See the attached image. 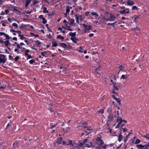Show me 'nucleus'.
Wrapping results in <instances>:
<instances>
[{"label":"nucleus","mask_w":149,"mask_h":149,"mask_svg":"<svg viewBox=\"0 0 149 149\" xmlns=\"http://www.w3.org/2000/svg\"><path fill=\"white\" fill-rule=\"evenodd\" d=\"M96 143L99 146V148H102L103 149H105L107 148V145L104 144L103 141L101 139V138L98 137L96 139Z\"/></svg>","instance_id":"nucleus-1"},{"label":"nucleus","mask_w":149,"mask_h":149,"mask_svg":"<svg viewBox=\"0 0 149 149\" xmlns=\"http://www.w3.org/2000/svg\"><path fill=\"white\" fill-rule=\"evenodd\" d=\"M127 123L126 120H123L118 122L116 127L119 128L120 130H127V129L124 126L125 123Z\"/></svg>","instance_id":"nucleus-2"},{"label":"nucleus","mask_w":149,"mask_h":149,"mask_svg":"<svg viewBox=\"0 0 149 149\" xmlns=\"http://www.w3.org/2000/svg\"><path fill=\"white\" fill-rule=\"evenodd\" d=\"M81 125H80L79 126L83 128L84 129H86V130H92V129L90 128L91 127L88 125V123L86 122H82L81 123Z\"/></svg>","instance_id":"nucleus-3"},{"label":"nucleus","mask_w":149,"mask_h":149,"mask_svg":"<svg viewBox=\"0 0 149 149\" xmlns=\"http://www.w3.org/2000/svg\"><path fill=\"white\" fill-rule=\"evenodd\" d=\"M136 147L139 149H149V144L145 145L138 144L136 145Z\"/></svg>","instance_id":"nucleus-4"},{"label":"nucleus","mask_w":149,"mask_h":149,"mask_svg":"<svg viewBox=\"0 0 149 149\" xmlns=\"http://www.w3.org/2000/svg\"><path fill=\"white\" fill-rule=\"evenodd\" d=\"M82 25L85 28V32H86V30L89 31L91 29V30H92V26L91 25L88 26V25H86L84 23H83L82 24Z\"/></svg>","instance_id":"nucleus-5"},{"label":"nucleus","mask_w":149,"mask_h":149,"mask_svg":"<svg viewBox=\"0 0 149 149\" xmlns=\"http://www.w3.org/2000/svg\"><path fill=\"white\" fill-rule=\"evenodd\" d=\"M126 3L127 4L130 6H132L134 4V1L130 0H126Z\"/></svg>","instance_id":"nucleus-6"},{"label":"nucleus","mask_w":149,"mask_h":149,"mask_svg":"<svg viewBox=\"0 0 149 149\" xmlns=\"http://www.w3.org/2000/svg\"><path fill=\"white\" fill-rule=\"evenodd\" d=\"M110 16L109 18L110 21H114L115 19H116V17L114 15H112V14H110Z\"/></svg>","instance_id":"nucleus-7"},{"label":"nucleus","mask_w":149,"mask_h":149,"mask_svg":"<svg viewBox=\"0 0 149 149\" xmlns=\"http://www.w3.org/2000/svg\"><path fill=\"white\" fill-rule=\"evenodd\" d=\"M120 13L123 14H128L129 13V9L126 8L125 10L120 11Z\"/></svg>","instance_id":"nucleus-8"},{"label":"nucleus","mask_w":149,"mask_h":149,"mask_svg":"<svg viewBox=\"0 0 149 149\" xmlns=\"http://www.w3.org/2000/svg\"><path fill=\"white\" fill-rule=\"evenodd\" d=\"M108 120L109 121H111L113 118V113H109L107 116Z\"/></svg>","instance_id":"nucleus-9"},{"label":"nucleus","mask_w":149,"mask_h":149,"mask_svg":"<svg viewBox=\"0 0 149 149\" xmlns=\"http://www.w3.org/2000/svg\"><path fill=\"white\" fill-rule=\"evenodd\" d=\"M124 138V137L120 133H119L118 140L119 142H120L122 140V139Z\"/></svg>","instance_id":"nucleus-10"},{"label":"nucleus","mask_w":149,"mask_h":149,"mask_svg":"<svg viewBox=\"0 0 149 149\" xmlns=\"http://www.w3.org/2000/svg\"><path fill=\"white\" fill-rule=\"evenodd\" d=\"M62 140V138L61 137L58 138L56 141V143L58 144H61V143Z\"/></svg>","instance_id":"nucleus-11"},{"label":"nucleus","mask_w":149,"mask_h":149,"mask_svg":"<svg viewBox=\"0 0 149 149\" xmlns=\"http://www.w3.org/2000/svg\"><path fill=\"white\" fill-rule=\"evenodd\" d=\"M70 39L74 43H76L77 42V41L78 40V39L77 38L75 37H74V38L71 37L70 38Z\"/></svg>","instance_id":"nucleus-12"},{"label":"nucleus","mask_w":149,"mask_h":149,"mask_svg":"<svg viewBox=\"0 0 149 149\" xmlns=\"http://www.w3.org/2000/svg\"><path fill=\"white\" fill-rule=\"evenodd\" d=\"M76 32H74V33L70 32L69 33V34L70 36L72 37H73L74 38L76 36Z\"/></svg>","instance_id":"nucleus-13"},{"label":"nucleus","mask_w":149,"mask_h":149,"mask_svg":"<svg viewBox=\"0 0 149 149\" xmlns=\"http://www.w3.org/2000/svg\"><path fill=\"white\" fill-rule=\"evenodd\" d=\"M108 133H109L113 136H116V132L115 131H108Z\"/></svg>","instance_id":"nucleus-14"},{"label":"nucleus","mask_w":149,"mask_h":149,"mask_svg":"<svg viewBox=\"0 0 149 149\" xmlns=\"http://www.w3.org/2000/svg\"><path fill=\"white\" fill-rule=\"evenodd\" d=\"M127 132V131H123V132H121L120 133L124 137V138H125L126 135H127L126 134V132Z\"/></svg>","instance_id":"nucleus-15"},{"label":"nucleus","mask_w":149,"mask_h":149,"mask_svg":"<svg viewBox=\"0 0 149 149\" xmlns=\"http://www.w3.org/2000/svg\"><path fill=\"white\" fill-rule=\"evenodd\" d=\"M96 75L97 77H100V73L98 72V71L99 70V68H98L96 69Z\"/></svg>","instance_id":"nucleus-16"},{"label":"nucleus","mask_w":149,"mask_h":149,"mask_svg":"<svg viewBox=\"0 0 149 149\" xmlns=\"http://www.w3.org/2000/svg\"><path fill=\"white\" fill-rule=\"evenodd\" d=\"M69 21L70 22L69 23L71 25H72L74 21V20L72 18H69Z\"/></svg>","instance_id":"nucleus-17"},{"label":"nucleus","mask_w":149,"mask_h":149,"mask_svg":"<svg viewBox=\"0 0 149 149\" xmlns=\"http://www.w3.org/2000/svg\"><path fill=\"white\" fill-rule=\"evenodd\" d=\"M123 120L122 119V117L121 116H119L117 117L116 121L117 122H119Z\"/></svg>","instance_id":"nucleus-18"},{"label":"nucleus","mask_w":149,"mask_h":149,"mask_svg":"<svg viewBox=\"0 0 149 149\" xmlns=\"http://www.w3.org/2000/svg\"><path fill=\"white\" fill-rule=\"evenodd\" d=\"M5 46L6 47H8V45H10V43L8 40H7L4 42Z\"/></svg>","instance_id":"nucleus-19"},{"label":"nucleus","mask_w":149,"mask_h":149,"mask_svg":"<svg viewBox=\"0 0 149 149\" xmlns=\"http://www.w3.org/2000/svg\"><path fill=\"white\" fill-rule=\"evenodd\" d=\"M128 77V75H127V74H126V75H124V74H123L122 75V76H121V77L120 78V79H127V77Z\"/></svg>","instance_id":"nucleus-20"},{"label":"nucleus","mask_w":149,"mask_h":149,"mask_svg":"<svg viewBox=\"0 0 149 149\" xmlns=\"http://www.w3.org/2000/svg\"><path fill=\"white\" fill-rule=\"evenodd\" d=\"M34 42L36 43H37L38 47H40L41 42L38 40L35 41Z\"/></svg>","instance_id":"nucleus-21"},{"label":"nucleus","mask_w":149,"mask_h":149,"mask_svg":"<svg viewBox=\"0 0 149 149\" xmlns=\"http://www.w3.org/2000/svg\"><path fill=\"white\" fill-rule=\"evenodd\" d=\"M61 46L64 48L66 49V47L67 45L65 43H61L60 44Z\"/></svg>","instance_id":"nucleus-22"},{"label":"nucleus","mask_w":149,"mask_h":149,"mask_svg":"<svg viewBox=\"0 0 149 149\" xmlns=\"http://www.w3.org/2000/svg\"><path fill=\"white\" fill-rule=\"evenodd\" d=\"M115 90L118 91L119 89L117 86H114V87H113V93L116 94L117 93L115 91Z\"/></svg>","instance_id":"nucleus-23"},{"label":"nucleus","mask_w":149,"mask_h":149,"mask_svg":"<svg viewBox=\"0 0 149 149\" xmlns=\"http://www.w3.org/2000/svg\"><path fill=\"white\" fill-rule=\"evenodd\" d=\"M0 63H5L6 61V59L4 58L2 59L1 57L0 58Z\"/></svg>","instance_id":"nucleus-24"},{"label":"nucleus","mask_w":149,"mask_h":149,"mask_svg":"<svg viewBox=\"0 0 149 149\" xmlns=\"http://www.w3.org/2000/svg\"><path fill=\"white\" fill-rule=\"evenodd\" d=\"M91 14L95 16V17H97L99 15L96 12H92L91 13Z\"/></svg>","instance_id":"nucleus-25"},{"label":"nucleus","mask_w":149,"mask_h":149,"mask_svg":"<svg viewBox=\"0 0 149 149\" xmlns=\"http://www.w3.org/2000/svg\"><path fill=\"white\" fill-rule=\"evenodd\" d=\"M66 13H68L70 11V6H67L66 7Z\"/></svg>","instance_id":"nucleus-26"},{"label":"nucleus","mask_w":149,"mask_h":149,"mask_svg":"<svg viewBox=\"0 0 149 149\" xmlns=\"http://www.w3.org/2000/svg\"><path fill=\"white\" fill-rule=\"evenodd\" d=\"M11 8L13 9V10L14 11H17L19 12H20V11L18 10L17 9V7L14 6H12L11 7Z\"/></svg>","instance_id":"nucleus-27"},{"label":"nucleus","mask_w":149,"mask_h":149,"mask_svg":"<svg viewBox=\"0 0 149 149\" xmlns=\"http://www.w3.org/2000/svg\"><path fill=\"white\" fill-rule=\"evenodd\" d=\"M43 13H49V11L47 10V8L46 7H44L43 8Z\"/></svg>","instance_id":"nucleus-28"},{"label":"nucleus","mask_w":149,"mask_h":149,"mask_svg":"<svg viewBox=\"0 0 149 149\" xmlns=\"http://www.w3.org/2000/svg\"><path fill=\"white\" fill-rule=\"evenodd\" d=\"M57 38L58 39H61L62 40H63L64 38V37L60 35L58 36Z\"/></svg>","instance_id":"nucleus-29"},{"label":"nucleus","mask_w":149,"mask_h":149,"mask_svg":"<svg viewBox=\"0 0 149 149\" xmlns=\"http://www.w3.org/2000/svg\"><path fill=\"white\" fill-rule=\"evenodd\" d=\"M65 25L67 27V30H69L70 31H72V29L70 28V26H68L66 24H65Z\"/></svg>","instance_id":"nucleus-30"},{"label":"nucleus","mask_w":149,"mask_h":149,"mask_svg":"<svg viewBox=\"0 0 149 149\" xmlns=\"http://www.w3.org/2000/svg\"><path fill=\"white\" fill-rule=\"evenodd\" d=\"M130 134H132V133H131L130 132H129L128 133V134H127V135H126L125 136V138H124V139L127 140L128 139V137Z\"/></svg>","instance_id":"nucleus-31"},{"label":"nucleus","mask_w":149,"mask_h":149,"mask_svg":"<svg viewBox=\"0 0 149 149\" xmlns=\"http://www.w3.org/2000/svg\"><path fill=\"white\" fill-rule=\"evenodd\" d=\"M52 46L53 47H56L57 46V44L55 42H52Z\"/></svg>","instance_id":"nucleus-32"},{"label":"nucleus","mask_w":149,"mask_h":149,"mask_svg":"<svg viewBox=\"0 0 149 149\" xmlns=\"http://www.w3.org/2000/svg\"><path fill=\"white\" fill-rule=\"evenodd\" d=\"M42 23L43 24H45L47 23V20H46L45 19V17L44 18H43V19H42Z\"/></svg>","instance_id":"nucleus-33"},{"label":"nucleus","mask_w":149,"mask_h":149,"mask_svg":"<svg viewBox=\"0 0 149 149\" xmlns=\"http://www.w3.org/2000/svg\"><path fill=\"white\" fill-rule=\"evenodd\" d=\"M25 56H27V59H30V58H32V56L30 55H29V54H26Z\"/></svg>","instance_id":"nucleus-34"},{"label":"nucleus","mask_w":149,"mask_h":149,"mask_svg":"<svg viewBox=\"0 0 149 149\" xmlns=\"http://www.w3.org/2000/svg\"><path fill=\"white\" fill-rule=\"evenodd\" d=\"M141 142V141L138 139H137L135 142V144H137Z\"/></svg>","instance_id":"nucleus-35"},{"label":"nucleus","mask_w":149,"mask_h":149,"mask_svg":"<svg viewBox=\"0 0 149 149\" xmlns=\"http://www.w3.org/2000/svg\"><path fill=\"white\" fill-rule=\"evenodd\" d=\"M88 139L87 138H86L84 141L83 142L84 144H85L86 145H87L88 144L87 143L88 142Z\"/></svg>","instance_id":"nucleus-36"},{"label":"nucleus","mask_w":149,"mask_h":149,"mask_svg":"<svg viewBox=\"0 0 149 149\" xmlns=\"http://www.w3.org/2000/svg\"><path fill=\"white\" fill-rule=\"evenodd\" d=\"M68 143L67 144V145H72V140H69L68 141Z\"/></svg>","instance_id":"nucleus-37"},{"label":"nucleus","mask_w":149,"mask_h":149,"mask_svg":"<svg viewBox=\"0 0 149 149\" xmlns=\"http://www.w3.org/2000/svg\"><path fill=\"white\" fill-rule=\"evenodd\" d=\"M107 111L109 113H111L112 110L110 108H108L107 109Z\"/></svg>","instance_id":"nucleus-38"},{"label":"nucleus","mask_w":149,"mask_h":149,"mask_svg":"<svg viewBox=\"0 0 149 149\" xmlns=\"http://www.w3.org/2000/svg\"><path fill=\"white\" fill-rule=\"evenodd\" d=\"M12 26H13L15 27L16 29H17L18 25L16 23H13L12 24Z\"/></svg>","instance_id":"nucleus-39"},{"label":"nucleus","mask_w":149,"mask_h":149,"mask_svg":"<svg viewBox=\"0 0 149 149\" xmlns=\"http://www.w3.org/2000/svg\"><path fill=\"white\" fill-rule=\"evenodd\" d=\"M103 19H104V21H105V22H107V21H110V19H109V18H106V17H103Z\"/></svg>","instance_id":"nucleus-40"},{"label":"nucleus","mask_w":149,"mask_h":149,"mask_svg":"<svg viewBox=\"0 0 149 149\" xmlns=\"http://www.w3.org/2000/svg\"><path fill=\"white\" fill-rule=\"evenodd\" d=\"M35 62V61L34 59H31L29 61V63L31 64H32Z\"/></svg>","instance_id":"nucleus-41"},{"label":"nucleus","mask_w":149,"mask_h":149,"mask_svg":"<svg viewBox=\"0 0 149 149\" xmlns=\"http://www.w3.org/2000/svg\"><path fill=\"white\" fill-rule=\"evenodd\" d=\"M18 36L19 37H20V39L21 40H22L23 39V37L24 36L21 34H19L18 35Z\"/></svg>","instance_id":"nucleus-42"},{"label":"nucleus","mask_w":149,"mask_h":149,"mask_svg":"<svg viewBox=\"0 0 149 149\" xmlns=\"http://www.w3.org/2000/svg\"><path fill=\"white\" fill-rule=\"evenodd\" d=\"M47 37L49 39H51L52 38V36H51V35L50 33H49L48 35H47Z\"/></svg>","instance_id":"nucleus-43"},{"label":"nucleus","mask_w":149,"mask_h":149,"mask_svg":"<svg viewBox=\"0 0 149 149\" xmlns=\"http://www.w3.org/2000/svg\"><path fill=\"white\" fill-rule=\"evenodd\" d=\"M4 36L6 37V39H10V38L8 35H7L5 33V35H4Z\"/></svg>","instance_id":"nucleus-44"},{"label":"nucleus","mask_w":149,"mask_h":149,"mask_svg":"<svg viewBox=\"0 0 149 149\" xmlns=\"http://www.w3.org/2000/svg\"><path fill=\"white\" fill-rule=\"evenodd\" d=\"M143 137L149 140V134H147L143 136Z\"/></svg>","instance_id":"nucleus-45"},{"label":"nucleus","mask_w":149,"mask_h":149,"mask_svg":"<svg viewBox=\"0 0 149 149\" xmlns=\"http://www.w3.org/2000/svg\"><path fill=\"white\" fill-rule=\"evenodd\" d=\"M132 9L133 10H135V9H136L137 10H138V8L136 6H133L132 7Z\"/></svg>","instance_id":"nucleus-46"},{"label":"nucleus","mask_w":149,"mask_h":149,"mask_svg":"<svg viewBox=\"0 0 149 149\" xmlns=\"http://www.w3.org/2000/svg\"><path fill=\"white\" fill-rule=\"evenodd\" d=\"M19 57L18 56H16L15 58V61H17L19 59Z\"/></svg>","instance_id":"nucleus-47"},{"label":"nucleus","mask_w":149,"mask_h":149,"mask_svg":"<svg viewBox=\"0 0 149 149\" xmlns=\"http://www.w3.org/2000/svg\"><path fill=\"white\" fill-rule=\"evenodd\" d=\"M84 144V143L83 142L82 143H79V147H81L82 146H83Z\"/></svg>","instance_id":"nucleus-48"},{"label":"nucleus","mask_w":149,"mask_h":149,"mask_svg":"<svg viewBox=\"0 0 149 149\" xmlns=\"http://www.w3.org/2000/svg\"><path fill=\"white\" fill-rule=\"evenodd\" d=\"M30 52V50L29 49H26L25 51V55L26 54H28V53Z\"/></svg>","instance_id":"nucleus-49"},{"label":"nucleus","mask_w":149,"mask_h":149,"mask_svg":"<svg viewBox=\"0 0 149 149\" xmlns=\"http://www.w3.org/2000/svg\"><path fill=\"white\" fill-rule=\"evenodd\" d=\"M134 20L136 21V20L139 17V16H137L136 15L134 16Z\"/></svg>","instance_id":"nucleus-50"},{"label":"nucleus","mask_w":149,"mask_h":149,"mask_svg":"<svg viewBox=\"0 0 149 149\" xmlns=\"http://www.w3.org/2000/svg\"><path fill=\"white\" fill-rule=\"evenodd\" d=\"M104 110L103 109H100L99 111L98 112L99 113H101L102 114H103L104 113Z\"/></svg>","instance_id":"nucleus-51"},{"label":"nucleus","mask_w":149,"mask_h":149,"mask_svg":"<svg viewBox=\"0 0 149 149\" xmlns=\"http://www.w3.org/2000/svg\"><path fill=\"white\" fill-rule=\"evenodd\" d=\"M117 102H118L119 104L120 105L121 104V103H120V100L119 99H118V100H116Z\"/></svg>","instance_id":"nucleus-52"},{"label":"nucleus","mask_w":149,"mask_h":149,"mask_svg":"<svg viewBox=\"0 0 149 149\" xmlns=\"http://www.w3.org/2000/svg\"><path fill=\"white\" fill-rule=\"evenodd\" d=\"M75 16L76 20L79 19V17H81V16H79V17H78L77 15L76 14Z\"/></svg>","instance_id":"nucleus-53"},{"label":"nucleus","mask_w":149,"mask_h":149,"mask_svg":"<svg viewBox=\"0 0 149 149\" xmlns=\"http://www.w3.org/2000/svg\"><path fill=\"white\" fill-rule=\"evenodd\" d=\"M17 47L18 49H22V47H20V44H17Z\"/></svg>","instance_id":"nucleus-54"},{"label":"nucleus","mask_w":149,"mask_h":149,"mask_svg":"<svg viewBox=\"0 0 149 149\" xmlns=\"http://www.w3.org/2000/svg\"><path fill=\"white\" fill-rule=\"evenodd\" d=\"M1 56H2L3 58H5L6 57V56L2 54H0V57H1Z\"/></svg>","instance_id":"nucleus-55"},{"label":"nucleus","mask_w":149,"mask_h":149,"mask_svg":"<svg viewBox=\"0 0 149 149\" xmlns=\"http://www.w3.org/2000/svg\"><path fill=\"white\" fill-rule=\"evenodd\" d=\"M14 51L15 52H17V54H18L19 53V49H17V48L15 49Z\"/></svg>","instance_id":"nucleus-56"},{"label":"nucleus","mask_w":149,"mask_h":149,"mask_svg":"<svg viewBox=\"0 0 149 149\" xmlns=\"http://www.w3.org/2000/svg\"><path fill=\"white\" fill-rule=\"evenodd\" d=\"M39 18L40 19H42L43 18H44V17H43V15H40L39 16Z\"/></svg>","instance_id":"nucleus-57"},{"label":"nucleus","mask_w":149,"mask_h":149,"mask_svg":"<svg viewBox=\"0 0 149 149\" xmlns=\"http://www.w3.org/2000/svg\"><path fill=\"white\" fill-rule=\"evenodd\" d=\"M31 0H27L26 3L29 4L31 2Z\"/></svg>","instance_id":"nucleus-58"},{"label":"nucleus","mask_w":149,"mask_h":149,"mask_svg":"<svg viewBox=\"0 0 149 149\" xmlns=\"http://www.w3.org/2000/svg\"><path fill=\"white\" fill-rule=\"evenodd\" d=\"M90 13V12L88 11H86L85 13V16H88V14Z\"/></svg>","instance_id":"nucleus-59"},{"label":"nucleus","mask_w":149,"mask_h":149,"mask_svg":"<svg viewBox=\"0 0 149 149\" xmlns=\"http://www.w3.org/2000/svg\"><path fill=\"white\" fill-rule=\"evenodd\" d=\"M5 14H8V12H9V11L8 10L6 9L5 10Z\"/></svg>","instance_id":"nucleus-60"},{"label":"nucleus","mask_w":149,"mask_h":149,"mask_svg":"<svg viewBox=\"0 0 149 149\" xmlns=\"http://www.w3.org/2000/svg\"><path fill=\"white\" fill-rule=\"evenodd\" d=\"M112 97L115 100H118V99L114 95H112Z\"/></svg>","instance_id":"nucleus-61"},{"label":"nucleus","mask_w":149,"mask_h":149,"mask_svg":"<svg viewBox=\"0 0 149 149\" xmlns=\"http://www.w3.org/2000/svg\"><path fill=\"white\" fill-rule=\"evenodd\" d=\"M5 35V33L4 32H0V36H2V35L4 36Z\"/></svg>","instance_id":"nucleus-62"},{"label":"nucleus","mask_w":149,"mask_h":149,"mask_svg":"<svg viewBox=\"0 0 149 149\" xmlns=\"http://www.w3.org/2000/svg\"><path fill=\"white\" fill-rule=\"evenodd\" d=\"M32 11H27V12H25V13L27 14H30L31 13Z\"/></svg>","instance_id":"nucleus-63"},{"label":"nucleus","mask_w":149,"mask_h":149,"mask_svg":"<svg viewBox=\"0 0 149 149\" xmlns=\"http://www.w3.org/2000/svg\"><path fill=\"white\" fill-rule=\"evenodd\" d=\"M46 52H42L41 53V54L42 56H45V54H46Z\"/></svg>","instance_id":"nucleus-64"}]
</instances>
